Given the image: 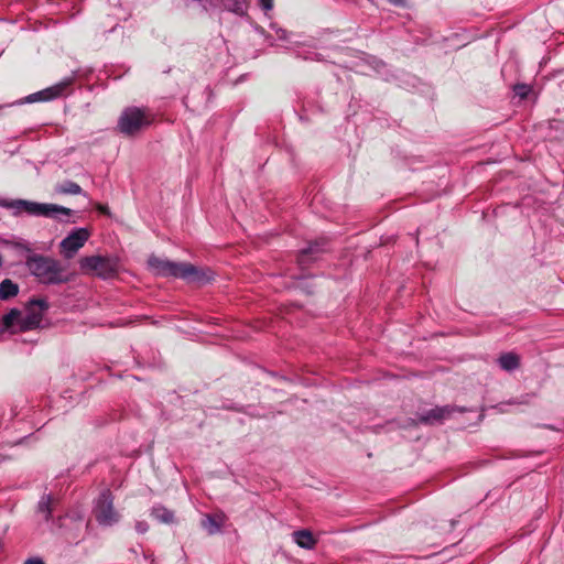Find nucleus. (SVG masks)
Returning <instances> with one entry per match:
<instances>
[{
	"label": "nucleus",
	"instance_id": "nucleus-13",
	"mask_svg": "<svg viewBox=\"0 0 564 564\" xmlns=\"http://www.w3.org/2000/svg\"><path fill=\"white\" fill-rule=\"evenodd\" d=\"M451 411L452 410L448 406H436L422 414L420 420L424 423L433 424L443 421L445 417L449 415Z\"/></svg>",
	"mask_w": 564,
	"mask_h": 564
},
{
	"label": "nucleus",
	"instance_id": "nucleus-27",
	"mask_svg": "<svg viewBox=\"0 0 564 564\" xmlns=\"http://www.w3.org/2000/svg\"><path fill=\"white\" fill-rule=\"evenodd\" d=\"M191 1L197 3L202 8V10L206 12L209 0H191Z\"/></svg>",
	"mask_w": 564,
	"mask_h": 564
},
{
	"label": "nucleus",
	"instance_id": "nucleus-1",
	"mask_svg": "<svg viewBox=\"0 0 564 564\" xmlns=\"http://www.w3.org/2000/svg\"><path fill=\"white\" fill-rule=\"evenodd\" d=\"M55 502L52 495H43L37 502V514L41 516L46 523L51 522V529L53 531L61 530L66 539L77 543L84 527H87L84 522V514L80 511H72L55 519L53 518Z\"/></svg>",
	"mask_w": 564,
	"mask_h": 564
},
{
	"label": "nucleus",
	"instance_id": "nucleus-8",
	"mask_svg": "<svg viewBox=\"0 0 564 564\" xmlns=\"http://www.w3.org/2000/svg\"><path fill=\"white\" fill-rule=\"evenodd\" d=\"M70 84L69 79L59 82L51 87H47L43 90L33 93L28 95L24 98H21L12 104H9L8 106H20L24 104H33V102H42V101H51L54 100L65 93L67 86Z\"/></svg>",
	"mask_w": 564,
	"mask_h": 564
},
{
	"label": "nucleus",
	"instance_id": "nucleus-4",
	"mask_svg": "<svg viewBox=\"0 0 564 564\" xmlns=\"http://www.w3.org/2000/svg\"><path fill=\"white\" fill-rule=\"evenodd\" d=\"M25 267L30 274L43 284L57 285L72 280V274L66 267L52 257L39 253L28 254Z\"/></svg>",
	"mask_w": 564,
	"mask_h": 564
},
{
	"label": "nucleus",
	"instance_id": "nucleus-19",
	"mask_svg": "<svg viewBox=\"0 0 564 564\" xmlns=\"http://www.w3.org/2000/svg\"><path fill=\"white\" fill-rule=\"evenodd\" d=\"M202 527L208 532V534L213 535L220 531L221 524L214 516L207 514L202 520Z\"/></svg>",
	"mask_w": 564,
	"mask_h": 564
},
{
	"label": "nucleus",
	"instance_id": "nucleus-20",
	"mask_svg": "<svg viewBox=\"0 0 564 564\" xmlns=\"http://www.w3.org/2000/svg\"><path fill=\"white\" fill-rule=\"evenodd\" d=\"M58 192L69 195H79L83 193V189L77 183L73 181H66L58 187Z\"/></svg>",
	"mask_w": 564,
	"mask_h": 564
},
{
	"label": "nucleus",
	"instance_id": "nucleus-26",
	"mask_svg": "<svg viewBox=\"0 0 564 564\" xmlns=\"http://www.w3.org/2000/svg\"><path fill=\"white\" fill-rule=\"evenodd\" d=\"M258 3L265 12L273 8V0H258Z\"/></svg>",
	"mask_w": 564,
	"mask_h": 564
},
{
	"label": "nucleus",
	"instance_id": "nucleus-15",
	"mask_svg": "<svg viewBox=\"0 0 564 564\" xmlns=\"http://www.w3.org/2000/svg\"><path fill=\"white\" fill-rule=\"evenodd\" d=\"M499 367L508 372L514 371L520 366V358L514 352H505L498 358Z\"/></svg>",
	"mask_w": 564,
	"mask_h": 564
},
{
	"label": "nucleus",
	"instance_id": "nucleus-18",
	"mask_svg": "<svg viewBox=\"0 0 564 564\" xmlns=\"http://www.w3.org/2000/svg\"><path fill=\"white\" fill-rule=\"evenodd\" d=\"M21 312L18 308H11L2 316V329L14 326L19 321L21 322Z\"/></svg>",
	"mask_w": 564,
	"mask_h": 564
},
{
	"label": "nucleus",
	"instance_id": "nucleus-2",
	"mask_svg": "<svg viewBox=\"0 0 564 564\" xmlns=\"http://www.w3.org/2000/svg\"><path fill=\"white\" fill-rule=\"evenodd\" d=\"M148 265L156 275L180 278L199 285L206 284L214 279V273L210 269H202L191 263L174 262L155 256L149 258Z\"/></svg>",
	"mask_w": 564,
	"mask_h": 564
},
{
	"label": "nucleus",
	"instance_id": "nucleus-6",
	"mask_svg": "<svg viewBox=\"0 0 564 564\" xmlns=\"http://www.w3.org/2000/svg\"><path fill=\"white\" fill-rule=\"evenodd\" d=\"M93 513L97 523L101 527H112L120 520V514L115 510L113 496L109 489H104L95 500Z\"/></svg>",
	"mask_w": 564,
	"mask_h": 564
},
{
	"label": "nucleus",
	"instance_id": "nucleus-10",
	"mask_svg": "<svg viewBox=\"0 0 564 564\" xmlns=\"http://www.w3.org/2000/svg\"><path fill=\"white\" fill-rule=\"evenodd\" d=\"M48 308L44 299H33L26 307L25 315L21 317V328L33 329L37 327L43 318V313Z\"/></svg>",
	"mask_w": 564,
	"mask_h": 564
},
{
	"label": "nucleus",
	"instance_id": "nucleus-23",
	"mask_svg": "<svg viewBox=\"0 0 564 564\" xmlns=\"http://www.w3.org/2000/svg\"><path fill=\"white\" fill-rule=\"evenodd\" d=\"M370 65L375 69V72H377L378 74H380V75L384 74L383 70L386 69L387 65L381 59H378L376 57H371Z\"/></svg>",
	"mask_w": 564,
	"mask_h": 564
},
{
	"label": "nucleus",
	"instance_id": "nucleus-12",
	"mask_svg": "<svg viewBox=\"0 0 564 564\" xmlns=\"http://www.w3.org/2000/svg\"><path fill=\"white\" fill-rule=\"evenodd\" d=\"M150 514L153 519H155L158 522L163 524H173L175 523V514L172 510L167 509L163 505L156 503L154 505L151 510Z\"/></svg>",
	"mask_w": 564,
	"mask_h": 564
},
{
	"label": "nucleus",
	"instance_id": "nucleus-25",
	"mask_svg": "<svg viewBox=\"0 0 564 564\" xmlns=\"http://www.w3.org/2000/svg\"><path fill=\"white\" fill-rule=\"evenodd\" d=\"M135 531L139 533V534H144L145 532H148L149 530V524L147 521H137L135 522Z\"/></svg>",
	"mask_w": 564,
	"mask_h": 564
},
{
	"label": "nucleus",
	"instance_id": "nucleus-5",
	"mask_svg": "<svg viewBox=\"0 0 564 564\" xmlns=\"http://www.w3.org/2000/svg\"><path fill=\"white\" fill-rule=\"evenodd\" d=\"M153 122V113L144 107L130 106L118 118L117 129L124 135H134Z\"/></svg>",
	"mask_w": 564,
	"mask_h": 564
},
{
	"label": "nucleus",
	"instance_id": "nucleus-24",
	"mask_svg": "<svg viewBox=\"0 0 564 564\" xmlns=\"http://www.w3.org/2000/svg\"><path fill=\"white\" fill-rule=\"evenodd\" d=\"M530 88L527 85H516L514 86V93L524 98L528 96Z\"/></svg>",
	"mask_w": 564,
	"mask_h": 564
},
{
	"label": "nucleus",
	"instance_id": "nucleus-22",
	"mask_svg": "<svg viewBox=\"0 0 564 564\" xmlns=\"http://www.w3.org/2000/svg\"><path fill=\"white\" fill-rule=\"evenodd\" d=\"M13 248L18 251L28 252L29 254L33 252V246L24 239H19L12 243Z\"/></svg>",
	"mask_w": 564,
	"mask_h": 564
},
{
	"label": "nucleus",
	"instance_id": "nucleus-16",
	"mask_svg": "<svg viewBox=\"0 0 564 564\" xmlns=\"http://www.w3.org/2000/svg\"><path fill=\"white\" fill-rule=\"evenodd\" d=\"M319 243L317 241L308 245L306 249H303L299 256V263L304 265L307 263L310 259H316V254L322 251Z\"/></svg>",
	"mask_w": 564,
	"mask_h": 564
},
{
	"label": "nucleus",
	"instance_id": "nucleus-21",
	"mask_svg": "<svg viewBox=\"0 0 564 564\" xmlns=\"http://www.w3.org/2000/svg\"><path fill=\"white\" fill-rule=\"evenodd\" d=\"M276 36L280 40H285L290 43L289 47L301 45L302 42L297 39L294 34H289L286 30L283 29H276Z\"/></svg>",
	"mask_w": 564,
	"mask_h": 564
},
{
	"label": "nucleus",
	"instance_id": "nucleus-3",
	"mask_svg": "<svg viewBox=\"0 0 564 564\" xmlns=\"http://www.w3.org/2000/svg\"><path fill=\"white\" fill-rule=\"evenodd\" d=\"M0 207L11 210L14 217L25 214L32 217L52 218L62 223H67L73 214L72 209L61 205L28 199L0 198Z\"/></svg>",
	"mask_w": 564,
	"mask_h": 564
},
{
	"label": "nucleus",
	"instance_id": "nucleus-11",
	"mask_svg": "<svg viewBox=\"0 0 564 564\" xmlns=\"http://www.w3.org/2000/svg\"><path fill=\"white\" fill-rule=\"evenodd\" d=\"M229 12L237 17H245L248 12V0H209L206 13Z\"/></svg>",
	"mask_w": 564,
	"mask_h": 564
},
{
	"label": "nucleus",
	"instance_id": "nucleus-17",
	"mask_svg": "<svg viewBox=\"0 0 564 564\" xmlns=\"http://www.w3.org/2000/svg\"><path fill=\"white\" fill-rule=\"evenodd\" d=\"M19 293V285L10 279H6L0 283V300H8Z\"/></svg>",
	"mask_w": 564,
	"mask_h": 564
},
{
	"label": "nucleus",
	"instance_id": "nucleus-9",
	"mask_svg": "<svg viewBox=\"0 0 564 564\" xmlns=\"http://www.w3.org/2000/svg\"><path fill=\"white\" fill-rule=\"evenodd\" d=\"M89 237L90 232L87 228L80 227L72 230L59 243L63 256L66 259H72Z\"/></svg>",
	"mask_w": 564,
	"mask_h": 564
},
{
	"label": "nucleus",
	"instance_id": "nucleus-7",
	"mask_svg": "<svg viewBox=\"0 0 564 564\" xmlns=\"http://www.w3.org/2000/svg\"><path fill=\"white\" fill-rule=\"evenodd\" d=\"M80 269L85 272H94L102 279H110L116 274V263L102 256L84 257L79 261Z\"/></svg>",
	"mask_w": 564,
	"mask_h": 564
},
{
	"label": "nucleus",
	"instance_id": "nucleus-29",
	"mask_svg": "<svg viewBox=\"0 0 564 564\" xmlns=\"http://www.w3.org/2000/svg\"><path fill=\"white\" fill-rule=\"evenodd\" d=\"M391 4L395 7H403L405 6V0H388Z\"/></svg>",
	"mask_w": 564,
	"mask_h": 564
},
{
	"label": "nucleus",
	"instance_id": "nucleus-14",
	"mask_svg": "<svg viewBox=\"0 0 564 564\" xmlns=\"http://www.w3.org/2000/svg\"><path fill=\"white\" fill-rule=\"evenodd\" d=\"M292 536L293 541L302 549L311 550L316 544V540L308 530L294 531Z\"/></svg>",
	"mask_w": 564,
	"mask_h": 564
},
{
	"label": "nucleus",
	"instance_id": "nucleus-28",
	"mask_svg": "<svg viewBox=\"0 0 564 564\" xmlns=\"http://www.w3.org/2000/svg\"><path fill=\"white\" fill-rule=\"evenodd\" d=\"M23 564H45V563L40 557H31V558H28Z\"/></svg>",
	"mask_w": 564,
	"mask_h": 564
}]
</instances>
